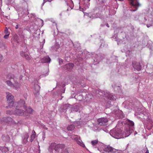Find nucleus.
<instances>
[{"label": "nucleus", "mask_w": 153, "mask_h": 153, "mask_svg": "<svg viewBox=\"0 0 153 153\" xmlns=\"http://www.w3.org/2000/svg\"><path fill=\"white\" fill-rule=\"evenodd\" d=\"M6 78L8 79L6 81V83L8 86L17 90L20 88L21 85L18 82L14 74H9L6 76Z\"/></svg>", "instance_id": "1"}, {"label": "nucleus", "mask_w": 153, "mask_h": 153, "mask_svg": "<svg viewBox=\"0 0 153 153\" xmlns=\"http://www.w3.org/2000/svg\"><path fill=\"white\" fill-rule=\"evenodd\" d=\"M125 131H123V133L121 129L116 128L111 130L110 132V134L111 136L117 139L125 137Z\"/></svg>", "instance_id": "2"}, {"label": "nucleus", "mask_w": 153, "mask_h": 153, "mask_svg": "<svg viewBox=\"0 0 153 153\" xmlns=\"http://www.w3.org/2000/svg\"><path fill=\"white\" fill-rule=\"evenodd\" d=\"M126 123L127 124V126L126 127L125 129V137L128 136L132 131L134 130V123L129 120H126Z\"/></svg>", "instance_id": "3"}, {"label": "nucleus", "mask_w": 153, "mask_h": 153, "mask_svg": "<svg viewBox=\"0 0 153 153\" xmlns=\"http://www.w3.org/2000/svg\"><path fill=\"white\" fill-rule=\"evenodd\" d=\"M65 146L63 144H56L55 143H52L49 147L48 150L50 152H52L53 150L54 149L56 151H59L61 149H64Z\"/></svg>", "instance_id": "4"}, {"label": "nucleus", "mask_w": 153, "mask_h": 153, "mask_svg": "<svg viewBox=\"0 0 153 153\" xmlns=\"http://www.w3.org/2000/svg\"><path fill=\"white\" fill-rule=\"evenodd\" d=\"M6 94L7 102L8 103L9 105L8 106H6V108H8L9 107H12L13 105L14 97L10 93H7Z\"/></svg>", "instance_id": "5"}, {"label": "nucleus", "mask_w": 153, "mask_h": 153, "mask_svg": "<svg viewBox=\"0 0 153 153\" xmlns=\"http://www.w3.org/2000/svg\"><path fill=\"white\" fill-rule=\"evenodd\" d=\"M131 5V11H135L137 10L138 7L140 6L138 2V0H128Z\"/></svg>", "instance_id": "6"}, {"label": "nucleus", "mask_w": 153, "mask_h": 153, "mask_svg": "<svg viewBox=\"0 0 153 153\" xmlns=\"http://www.w3.org/2000/svg\"><path fill=\"white\" fill-rule=\"evenodd\" d=\"M71 138L72 139L76 141L77 143L80 146L83 147H85V145L80 139V137L79 136L74 135L72 136Z\"/></svg>", "instance_id": "7"}, {"label": "nucleus", "mask_w": 153, "mask_h": 153, "mask_svg": "<svg viewBox=\"0 0 153 153\" xmlns=\"http://www.w3.org/2000/svg\"><path fill=\"white\" fill-rule=\"evenodd\" d=\"M104 151L110 152V153H120V151L115 149H114L109 146H107L104 149Z\"/></svg>", "instance_id": "8"}, {"label": "nucleus", "mask_w": 153, "mask_h": 153, "mask_svg": "<svg viewBox=\"0 0 153 153\" xmlns=\"http://www.w3.org/2000/svg\"><path fill=\"white\" fill-rule=\"evenodd\" d=\"M108 121V120L106 118H101L98 119L97 120L98 124L100 126H103L105 125Z\"/></svg>", "instance_id": "9"}, {"label": "nucleus", "mask_w": 153, "mask_h": 153, "mask_svg": "<svg viewBox=\"0 0 153 153\" xmlns=\"http://www.w3.org/2000/svg\"><path fill=\"white\" fill-rule=\"evenodd\" d=\"M23 105L25 109L26 108V105L25 103V102L22 100H20L19 102H16L14 103V106L16 107H19L22 106Z\"/></svg>", "instance_id": "10"}, {"label": "nucleus", "mask_w": 153, "mask_h": 153, "mask_svg": "<svg viewBox=\"0 0 153 153\" xmlns=\"http://www.w3.org/2000/svg\"><path fill=\"white\" fill-rule=\"evenodd\" d=\"M132 65L134 69L137 71H140L141 68V66L139 62H137L135 61H133Z\"/></svg>", "instance_id": "11"}, {"label": "nucleus", "mask_w": 153, "mask_h": 153, "mask_svg": "<svg viewBox=\"0 0 153 153\" xmlns=\"http://www.w3.org/2000/svg\"><path fill=\"white\" fill-rule=\"evenodd\" d=\"M29 134L27 133L24 134L22 137V142L23 143L26 144L27 142V139L29 137Z\"/></svg>", "instance_id": "12"}, {"label": "nucleus", "mask_w": 153, "mask_h": 153, "mask_svg": "<svg viewBox=\"0 0 153 153\" xmlns=\"http://www.w3.org/2000/svg\"><path fill=\"white\" fill-rule=\"evenodd\" d=\"M51 60L50 58L48 56H47L42 58L41 62L42 63H49Z\"/></svg>", "instance_id": "13"}, {"label": "nucleus", "mask_w": 153, "mask_h": 153, "mask_svg": "<svg viewBox=\"0 0 153 153\" xmlns=\"http://www.w3.org/2000/svg\"><path fill=\"white\" fill-rule=\"evenodd\" d=\"M24 113V111L20 109H17L13 114L19 115H22Z\"/></svg>", "instance_id": "14"}, {"label": "nucleus", "mask_w": 153, "mask_h": 153, "mask_svg": "<svg viewBox=\"0 0 153 153\" xmlns=\"http://www.w3.org/2000/svg\"><path fill=\"white\" fill-rule=\"evenodd\" d=\"M34 88L35 91L34 93L35 94H36L39 92L40 90V87L38 85L36 84L34 85Z\"/></svg>", "instance_id": "15"}, {"label": "nucleus", "mask_w": 153, "mask_h": 153, "mask_svg": "<svg viewBox=\"0 0 153 153\" xmlns=\"http://www.w3.org/2000/svg\"><path fill=\"white\" fill-rule=\"evenodd\" d=\"M0 150L3 153H6L9 151L8 148L5 147L0 146Z\"/></svg>", "instance_id": "16"}, {"label": "nucleus", "mask_w": 153, "mask_h": 153, "mask_svg": "<svg viewBox=\"0 0 153 153\" xmlns=\"http://www.w3.org/2000/svg\"><path fill=\"white\" fill-rule=\"evenodd\" d=\"M2 120L4 122H8L11 121L12 120V119L10 117H4L2 119Z\"/></svg>", "instance_id": "17"}, {"label": "nucleus", "mask_w": 153, "mask_h": 153, "mask_svg": "<svg viewBox=\"0 0 153 153\" xmlns=\"http://www.w3.org/2000/svg\"><path fill=\"white\" fill-rule=\"evenodd\" d=\"M35 132L33 130L32 132V134H31L30 137V141L31 142H32L33 141V140L35 139Z\"/></svg>", "instance_id": "18"}, {"label": "nucleus", "mask_w": 153, "mask_h": 153, "mask_svg": "<svg viewBox=\"0 0 153 153\" xmlns=\"http://www.w3.org/2000/svg\"><path fill=\"white\" fill-rule=\"evenodd\" d=\"M75 128L74 126V125H71L67 127V129L68 131H71L74 130Z\"/></svg>", "instance_id": "19"}, {"label": "nucleus", "mask_w": 153, "mask_h": 153, "mask_svg": "<svg viewBox=\"0 0 153 153\" xmlns=\"http://www.w3.org/2000/svg\"><path fill=\"white\" fill-rule=\"evenodd\" d=\"M74 66V64L71 63H69L66 65L67 67L69 69L72 68Z\"/></svg>", "instance_id": "20"}, {"label": "nucleus", "mask_w": 153, "mask_h": 153, "mask_svg": "<svg viewBox=\"0 0 153 153\" xmlns=\"http://www.w3.org/2000/svg\"><path fill=\"white\" fill-rule=\"evenodd\" d=\"M107 97L110 100H114L116 99L111 94H108Z\"/></svg>", "instance_id": "21"}, {"label": "nucleus", "mask_w": 153, "mask_h": 153, "mask_svg": "<svg viewBox=\"0 0 153 153\" xmlns=\"http://www.w3.org/2000/svg\"><path fill=\"white\" fill-rule=\"evenodd\" d=\"M27 113H32L33 111L31 108H29L26 110Z\"/></svg>", "instance_id": "22"}, {"label": "nucleus", "mask_w": 153, "mask_h": 153, "mask_svg": "<svg viewBox=\"0 0 153 153\" xmlns=\"http://www.w3.org/2000/svg\"><path fill=\"white\" fill-rule=\"evenodd\" d=\"M98 142V140H95L91 141V143L94 146Z\"/></svg>", "instance_id": "23"}, {"label": "nucleus", "mask_w": 153, "mask_h": 153, "mask_svg": "<svg viewBox=\"0 0 153 153\" xmlns=\"http://www.w3.org/2000/svg\"><path fill=\"white\" fill-rule=\"evenodd\" d=\"M4 136H2V138L4 140H5L6 141H9V140L10 138H9V137L7 135H6V137L7 138V139H6V140L4 139Z\"/></svg>", "instance_id": "24"}, {"label": "nucleus", "mask_w": 153, "mask_h": 153, "mask_svg": "<svg viewBox=\"0 0 153 153\" xmlns=\"http://www.w3.org/2000/svg\"><path fill=\"white\" fill-rule=\"evenodd\" d=\"M25 57L27 60H29L30 59L29 55L26 54L25 55Z\"/></svg>", "instance_id": "25"}, {"label": "nucleus", "mask_w": 153, "mask_h": 153, "mask_svg": "<svg viewBox=\"0 0 153 153\" xmlns=\"http://www.w3.org/2000/svg\"><path fill=\"white\" fill-rule=\"evenodd\" d=\"M26 54V53L23 52H21L20 53V54L21 56L24 57H25V56Z\"/></svg>", "instance_id": "26"}, {"label": "nucleus", "mask_w": 153, "mask_h": 153, "mask_svg": "<svg viewBox=\"0 0 153 153\" xmlns=\"http://www.w3.org/2000/svg\"><path fill=\"white\" fill-rule=\"evenodd\" d=\"M59 64L60 65L61 64L63 63V60L61 59H59Z\"/></svg>", "instance_id": "27"}, {"label": "nucleus", "mask_w": 153, "mask_h": 153, "mask_svg": "<svg viewBox=\"0 0 153 153\" xmlns=\"http://www.w3.org/2000/svg\"><path fill=\"white\" fill-rule=\"evenodd\" d=\"M6 34V35H5V36H4V38L5 39H7V38H8L9 35L10 34L9 33Z\"/></svg>", "instance_id": "28"}, {"label": "nucleus", "mask_w": 153, "mask_h": 153, "mask_svg": "<svg viewBox=\"0 0 153 153\" xmlns=\"http://www.w3.org/2000/svg\"><path fill=\"white\" fill-rule=\"evenodd\" d=\"M55 48H56V49H58L59 47V46L58 44H56L55 45Z\"/></svg>", "instance_id": "29"}, {"label": "nucleus", "mask_w": 153, "mask_h": 153, "mask_svg": "<svg viewBox=\"0 0 153 153\" xmlns=\"http://www.w3.org/2000/svg\"><path fill=\"white\" fill-rule=\"evenodd\" d=\"M4 32L6 34L9 33L8 32V30L7 28H6V29L4 30Z\"/></svg>", "instance_id": "30"}, {"label": "nucleus", "mask_w": 153, "mask_h": 153, "mask_svg": "<svg viewBox=\"0 0 153 153\" xmlns=\"http://www.w3.org/2000/svg\"><path fill=\"white\" fill-rule=\"evenodd\" d=\"M7 114H11L12 113L11 111H7Z\"/></svg>", "instance_id": "31"}, {"label": "nucleus", "mask_w": 153, "mask_h": 153, "mask_svg": "<svg viewBox=\"0 0 153 153\" xmlns=\"http://www.w3.org/2000/svg\"><path fill=\"white\" fill-rule=\"evenodd\" d=\"M2 59V56L0 54V62L1 61Z\"/></svg>", "instance_id": "32"}, {"label": "nucleus", "mask_w": 153, "mask_h": 153, "mask_svg": "<svg viewBox=\"0 0 153 153\" xmlns=\"http://www.w3.org/2000/svg\"><path fill=\"white\" fill-rule=\"evenodd\" d=\"M95 14H93V15H92V18H97V17L96 16H95Z\"/></svg>", "instance_id": "33"}, {"label": "nucleus", "mask_w": 153, "mask_h": 153, "mask_svg": "<svg viewBox=\"0 0 153 153\" xmlns=\"http://www.w3.org/2000/svg\"><path fill=\"white\" fill-rule=\"evenodd\" d=\"M47 1L46 0H44L43 1V2L42 4V6H43L44 4V3Z\"/></svg>", "instance_id": "34"}, {"label": "nucleus", "mask_w": 153, "mask_h": 153, "mask_svg": "<svg viewBox=\"0 0 153 153\" xmlns=\"http://www.w3.org/2000/svg\"><path fill=\"white\" fill-rule=\"evenodd\" d=\"M22 75L20 76L19 77V79L21 80L22 79Z\"/></svg>", "instance_id": "35"}, {"label": "nucleus", "mask_w": 153, "mask_h": 153, "mask_svg": "<svg viewBox=\"0 0 153 153\" xmlns=\"http://www.w3.org/2000/svg\"><path fill=\"white\" fill-rule=\"evenodd\" d=\"M106 26H107L108 27H109V26L108 25V24L107 23L105 24Z\"/></svg>", "instance_id": "36"}, {"label": "nucleus", "mask_w": 153, "mask_h": 153, "mask_svg": "<svg viewBox=\"0 0 153 153\" xmlns=\"http://www.w3.org/2000/svg\"><path fill=\"white\" fill-rule=\"evenodd\" d=\"M40 20L42 22V26L43 25V21L42 20Z\"/></svg>", "instance_id": "37"}, {"label": "nucleus", "mask_w": 153, "mask_h": 153, "mask_svg": "<svg viewBox=\"0 0 153 153\" xmlns=\"http://www.w3.org/2000/svg\"><path fill=\"white\" fill-rule=\"evenodd\" d=\"M18 28V25H16V29H17Z\"/></svg>", "instance_id": "38"}, {"label": "nucleus", "mask_w": 153, "mask_h": 153, "mask_svg": "<svg viewBox=\"0 0 153 153\" xmlns=\"http://www.w3.org/2000/svg\"><path fill=\"white\" fill-rule=\"evenodd\" d=\"M145 153H149V150H147Z\"/></svg>", "instance_id": "39"}, {"label": "nucleus", "mask_w": 153, "mask_h": 153, "mask_svg": "<svg viewBox=\"0 0 153 153\" xmlns=\"http://www.w3.org/2000/svg\"><path fill=\"white\" fill-rule=\"evenodd\" d=\"M137 134V133L136 131H135L134 133V135H135L136 134Z\"/></svg>", "instance_id": "40"}, {"label": "nucleus", "mask_w": 153, "mask_h": 153, "mask_svg": "<svg viewBox=\"0 0 153 153\" xmlns=\"http://www.w3.org/2000/svg\"><path fill=\"white\" fill-rule=\"evenodd\" d=\"M48 75V73H46V74L45 75V76H46Z\"/></svg>", "instance_id": "41"}, {"label": "nucleus", "mask_w": 153, "mask_h": 153, "mask_svg": "<svg viewBox=\"0 0 153 153\" xmlns=\"http://www.w3.org/2000/svg\"><path fill=\"white\" fill-rule=\"evenodd\" d=\"M45 39H44V40H43V42L44 43L45 42Z\"/></svg>", "instance_id": "42"}, {"label": "nucleus", "mask_w": 153, "mask_h": 153, "mask_svg": "<svg viewBox=\"0 0 153 153\" xmlns=\"http://www.w3.org/2000/svg\"><path fill=\"white\" fill-rule=\"evenodd\" d=\"M144 19H145V20L146 21H147V19L146 18H144Z\"/></svg>", "instance_id": "43"}, {"label": "nucleus", "mask_w": 153, "mask_h": 153, "mask_svg": "<svg viewBox=\"0 0 153 153\" xmlns=\"http://www.w3.org/2000/svg\"><path fill=\"white\" fill-rule=\"evenodd\" d=\"M119 1H123V0H118Z\"/></svg>", "instance_id": "44"}, {"label": "nucleus", "mask_w": 153, "mask_h": 153, "mask_svg": "<svg viewBox=\"0 0 153 153\" xmlns=\"http://www.w3.org/2000/svg\"><path fill=\"white\" fill-rule=\"evenodd\" d=\"M59 15H60V16H61L62 15V13H60Z\"/></svg>", "instance_id": "45"}, {"label": "nucleus", "mask_w": 153, "mask_h": 153, "mask_svg": "<svg viewBox=\"0 0 153 153\" xmlns=\"http://www.w3.org/2000/svg\"><path fill=\"white\" fill-rule=\"evenodd\" d=\"M107 131H107V130H106V131H105V132H107Z\"/></svg>", "instance_id": "46"}, {"label": "nucleus", "mask_w": 153, "mask_h": 153, "mask_svg": "<svg viewBox=\"0 0 153 153\" xmlns=\"http://www.w3.org/2000/svg\"><path fill=\"white\" fill-rule=\"evenodd\" d=\"M45 129H47V128H45Z\"/></svg>", "instance_id": "47"}]
</instances>
